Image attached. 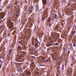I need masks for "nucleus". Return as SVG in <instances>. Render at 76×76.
<instances>
[{"mask_svg": "<svg viewBox=\"0 0 76 76\" xmlns=\"http://www.w3.org/2000/svg\"><path fill=\"white\" fill-rule=\"evenodd\" d=\"M5 16V13L3 12H2L0 13V19H3L4 16Z\"/></svg>", "mask_w": 76, "mask_h": 76, "instance_id": "f257e3e1", "label": "nucleus"}, {"mask_svg": "<svg viewBox=\"0 0 76 76\" xmlns=\"http://www.w3.org/2000/svg\"><path fill=\"white\" fill-rule=\"evenodd\" d=\"M76 33V31L75 30H73L72 31L71 34V37H73L75 34V33Z\"/></svg>", "mask_w": 76, "mask_h": 76, "instance_id": "f03ea898", "label": "nucleus"}, {"mask_svg": "<svg viewBox=\"0 0 76 76\" xmlns=\"http://www.w3.org/2000/svg\"><path fill=\"white\" fill-rule=\"evenodd\" d=\"M0 61L2 62V63H4V58L3 57H1L0 58Z\"/></svg>", "mask_w": 76, "mask_h": 76, "instance_id": "7ed1b4c3", "label": "nucleus"}, {"mask_svg": "<svg viewBox=\"0 0 76 76\" xmlns=\"http://www.w3.org/2000/svg\"><path fill=\"white\" fill-rule=\"evenodd\" d=\"M67 48L68 50H70L71 48V45L70 44H68L67 45Z\"/></svg>", "mask_w": 76, "mask_h": 76, "instance_id": "20e7f679", "label": "nucleus"}, {"mask_svg": "<svg viewBox=\"0 0 76 76\" xmlns=\"http://www.w3.org/2000/svg\"><path fill=\"white\" fill-rule=\"evenodd\" d=\"M42 1L44 4H45L47 3V0H42Z\"/></svg>", "mask_w": 76, "mask_h": 76, "instance_id": "39448f33", "label": "nucleus"}, {"mask_svg": "<svg viewBox=\"0 0 76 76\" xmlns=\"http://www.w3.org/2000/svg\"><path fill=\"white\" fill-rule=\"evenodd\" d=\"M37 52V49H35L33 51V54H35V53H36Z\"/></svg>", "mask_w": 76, "mask_h": 76, "instance_id": "423d86ee", "label": "nucleus"}, {"mask_svg": "<svg viewBox=\"0 0 76 76\" xmlns=\"http://www.w3.org/2000/svg\"><path fill=\"white\" fill-rule=\"evenodd\" d=\"M36 9L35 10L36 11V12H38V10H39V9L38 8V7L37 5L36 6Z\"/></svg>", "mask_w": 76, "mask_h": 76, "instance_id": "0eeeda50", "label": "nucleus"}, {"mask_svg": "<svg viewBox=\"0 0 76 76\" xmlns=\"http://www.w3.org/2000/svg\"><path fill=\"white\" fill-rule=\"evenodd\" d=\"M17 55L18 56V58H22V55L21 54V55Z\"/></svg>", "mask_w": 76, "mask_h": 76, "instance_id": "6e6552de", "label": "nucleus"}, {"mask_svg": "<svg viewBox=\"0 0 76 76\" xmlns=\"http://www.w3.org/2000/svg\"><path fill=\"white\" fill-rule=\"evenodd\" d=\"M51 18L50 17L48 19V22H50L51 21Z\"/></svg>", "mask_w": 76, "mask_h": 76, "instance_id": "1a4fd4ad", "label": "nucleus"}, {"mask_svg": "<svg viewBox=\"0 0 76 76\" xmlns=\"http://www.w3.org/2000/svg\"><path fill=\"white\" fill-rule=\"evenodd\" d=\"M4 28V26L3 25L0 26V29H3Z\"/></svg>", "mask_w": 76, "mask_h": 76, "instance_id": "9d476101", "label": "nucleus"}, {"mask_svg": "<svg viewBox=\"0 0 76 76\" xmlns=\"http://www.w3.org/2000/svg\"><path fill=\"white\" fill-rule=\"evenodd\" d=\"M12 49H10V50L9 52V54L10 55L11 54V53H12Z\"/></svg>", "mask_w": 76, "mask_h": 76, "instance_id": "9b49d317", "label": "nucleus"}, {"mask_svg": "<svg viewBox=\"0 0 76 76\" xmlns=\"http://www.w3.org/2000/svg\"><path fill=\"white\" fill-rule=\"evenodd\" d=\"M13 23H11V24L9 26H11V28H12V27H13Z\"/></svg>", "mask_w": 76, "mask_h": 76, "instance_id": "f8f14e48", "label": "nucleus"}, {"mask_svg": "<svg viewBox=\"0 0 76 76\" xmlns=\"http://www.w3.org/2000/svg\"><path fill=\"white\" fill-rule=\"evenodd\" d=\"M76 26H74L73 28V31H75V30H76Z\"/></svg>", "mask_w": 76, "mask_h": 76, "instance_id": "ddd939ff", "label": "nucleus"}, {"mask_svg": "<svg viewBox=\"0 0 76 76\" xmlns=\"http://www.w3.org/2000/svg\"><path fill=\"white\" fill-rule=\"evenodd\" d=\"M5 12H6V13L7 15H8V14H9V11H6Z\"/></svg>", "mask_w": 76, "mask_h": 76, "instance_id": "4468645a", "label": "nucleus"}, {"mask_svg": "<svg viewBox=\"0 0 76 76\" xmlns=\"http://www.w3.org/2000/svg\"><path fill=\"white\" fill-rule=\"evenodd\" d=\"M21 69H22V68H21L20 67H19V68H17V71H19V70H21Z\"/></svg>", "mask_w": 76, "mask_h": 76, "instance_id": "2eb2a0df", "label": "nucleus"}, {"mask_svg": "<svg viewBox=\"0 0 76 76\" xmlns=\"http://www.w3.org/2000/svg\"><path fill=\"white\" fill-rule=\"evenodd\" d=\"M57 15L56 14H54V18L55 19H56L57 18Z\"/></svg>", "mask_w": 76, "mask_h": 76, "instance_id": "dca6fc26", "label": "nucleus"}, {"mask_svg": "<svg viewBox=\"0 0 76 76\" xmlns=\"http://www.w3.org/2000/svg\"><path fill=\"white\" fill-rule=\"evenodd\" d=\"M2 65V63L0 61V69H1V65Z\"/></svg>", "mask_w": 76, "mask_h": 76, "instance_id": "f3484780", "label": "nucleus"}, {"mask_svg": "<svg viewBox=\"0 0 76 76\" xmlns=\"http://www.w3.org/2000/svg\"><path fill=\"white\" fill-rule=\"evenodd\" d=\"M26 9H27V10H28L29 9V6H28V5H27L26 6Z\"/></svg>", "mask_w": 76, "mask_h": 76, "instance_id": "a211bd4d", "label": "nucleus"}, {"mask_svg": "<svg viewBox=\"0 0 76 76\" xmlns=\"http://www.w3.org/2000/svg\"><path fill=\"white\" fill-rule=\"evenodd\" d=\"M15 14H17V15H20V13H19V12H15Z\"/></svg>", "mask_w": 76, "mask_h": 76, "instance_id": "6ab92c4d", "label": "nucleus"}, {"mask_svg": "<svg viewBox=\"0 0 76 76\" xmlns=\"http://www.w3.org/2000/svg\"><path fill=\"white\" fill-rule=\"evenodd\" d=\"M10 7H11V6L9 5H8L7 6V8H10Z\"/></svg>", "mask_w": 76, "mask_h": 76, "instance_id": "aec40b11", "label": "nucleus"}, {"mask_svg": "<svg viewBox=\"0 0 76 76\" xmlns=\"http://www.w3.org/2000/svg\"><path fill=\"white\" fill-rule=\"evenodd\" d=\"M55 29H58V26H55Z\"/></svg>", "mask_w": 76, "mask_h": 76, "instance_id": "412c9836", "label": "nucleus"}, {"mask_svg": "<svg viewBox=\"0 0 76 76\" xmlns=\"http://www.w3.org/2000/svg\"><path fill=\"white\" fill-rule=\"evenodd\" d=\"M18 49H21V47L20 46H18Z\"/></svg>", "mask_w": 76, "mask_h": 76, "instance_id": "4be33fe9", "label": "nucleus"}, {"mask_svg": "<svg viewBox=\"0 0 76 76\" xmlns=\"http://www.w3.org/2000/svg\"><path fill=\"white\" fill-rule=\"evenodd\" d=\"M72 73V71L71 70H69V73Z\"/></svg>", "mask_w": 76, "mask_h": 76, "instance_id": "5701e85b", "label": "nucleus"}, {"mask_svg": "<svg viewBox=\"0 0 76 76\" xmlns=\"http://www.w3.org/2000/svg\"><path fill=\"white\" fill-rule=\"evenodd\" d=\"M62 70H64V65H62Z\"/></svg>", "mask_w": 76, "mask_h": 76, "instance_id": "b1692460", "label": "nucleus"}, {"mask_svg": "<svg viewBox=\"0 0 76 76\" xmlns=\"http://www.w3.org/2000/svg\"><path fill=\"white\" fill-rule=\"evenodd\" d=\"M41 12H42V11L41 10H40L39 11V14H41Z\"/></svg>", "mask_w": 76, "mask_h": 76, "instance_id": "393cba45", "label": "nucleus"}, {"mask_svg": "<svg viewBox=\"0 0 76 76\" xmlns=\"http://www.w3.org/2000/svg\"><path fill=\"white\" fill-rule=\"evenodd\" d=\"M67 49L66 48H65V49H64V51H67Z\"/></svg>", "mask_w": 76, "mask_h": 76, "instance_id": "a878e982", "label": "nucleus"}, {"mask_svg": "<svg viewBox=\"0 0 76 76\" xmlns=\"http://www.w3.org/2000/svg\"><path fill=\"white\" fill-rule=\"evenodd\" d=\"M60 66H58L57 68H56V69H58V70H59V69H60Z\"/></svg>", "mask_w": 76, "mask_h": 76, "instance_id": "bb28decb", "label": "nucleus"}, {"mask_svg": "<svg viewBox=\"0 0 76 76\" xmlns=\"http://www.w3.org/2000/svg\"><path fill=\"white\" fill-rule=\"evenodd\" d=\"M55 45H58V43H57L55 44Z\"/></svg>", "mask_w": 76, "mask_h": 76, "instance_id": "cd10ccee", "label": "nucleus"}, {"mask_svg": "<svg viewBox=\"0 0 76 76\" xmlns=\"http://www.w3.org/2000/svg\"><path fill=\"white\" fill-rule=\"evenodd\" d=\"M70 50H69L68 52V56H69V54L70 53Z\"/></svg>", "mask_w": 76, "mask_h": 76, "instance_id": "c85d7f7f", "label": "nucleus"}, {"mask_svg": "<svg viewBox=\"0 0 76 76\" xmlns=\"http://www.w3.org/2000/svg\"><path fill=\"white\" fill-rule=\"evenodd\" d=\"M19 43L20 44H22V41H19Z\"/></svg>", "mask_w": 76, "mask_h": 76, "instance_id": "c756f323", "label": "nucleus"}, {"mask_svg": "<svg viewBox=\"0 0 76 76\" xmlns=\"http://www.w3.org/2000/svg\"><path fill=\"white\" fill-rule=\"evenodd\" d=\"M32 45H34V41H32Z\"/></svg>", "mask_w": 76, "mask_h": 76, "instance_id": "7c9ffc66", "label": "nucleus"}, {"mask_svg": "<svg viewBox=\"0 0 76 76\" xmlns=\"http://www.w3.org/2000/svg\"><path fill=\"white\" fill-rule=\"evenodd\" d=\"M29 12H32V10H29Z\"/></svg>", "mask_w": 76, "mask_h": 76, "instance_id": "2f4dec72", "label": "nucleus"}, {"mask_svg": "<svg viewBox=\"0 0 76 76\" xmlns=\"http://www.w3.org/2000/svg\"><path fill=\"white\" fill-rule=\"evenodd\" d=\"M42 20L43 21H44V19L43 18H42Z\"/></svg>", "mask_w": 76, "mask_h": 76, "instance_id": "473e14b6", "label": "nucleus"}, {"mask_svg": "<svg viewBox=\"0 0 76 76\" xmlns=\"http://www.w3.org/2000/svg\"><path fill=\"white\" fill-rule=\"evenodd\" d=\"M48 59H46L45 61V62H48Z\"/></svg>", "mask_w": 76, "mask_h": 76, "instance_id": "72a5a7b5", "label": "nucleus"}, {"mask_svg": "<svg viewBox=\"0 0 76 76\" xmlns=\"http://www.w3.org/2000/svg\"><path fill=\"white\" fill-rule=\"evenodd\" d=\"M73 46L74 47H75L76 46V44H73Z\"/></svg>", "mask_w": 76, "mask_h": 76, "instance_id": "f704fd0d", "label": "nucleus"}, {"mask_svg": "<svg viewBox=\"0 0 76 76\" xmlns=\"http://www.w3.org/2000/svg\"><path fill=\"white\" fill-rule=\"evenodd\" d=\"M34 64V63L33 62H32V63H31V64H30V65H33V64Z\"/></svg>", "mask_w": 76, "mask_h": 76, "instance_id": "c9c22d12", "label": "nucleus"}, {"mask_svg": "<svg viewBox=\"0 0 76 76\" xmlns=\"http://www.w3.org/2000/svg\"><path fill=\"white\" fill-rule=\"evenodd\" d=\"M5 42H7V39H6L5 40Z\"/></svg>", "mask_w": 76, "mask_h": 76, "instance_id": "e433bc0d", "label": "nucleus"}, {"mask_svg": "<svg viewBox=\"0 0 76 76\" xmlns=\"http://www.w3.org/2000/svg\"><path fill=\"white\" fill-rule=\"evenodd\" d=\"M46 46V47H50V45H47Z\"/></svg>", "mask_w": 76, "mask_h": 76, "instance_id": "4c0bfd02", "label": "nucleus"}, {"mask_svg": "<svg viewBox=\"0 0 76 76\" xmlns=\"http://www.w3.org/2000/svg\"><path fill=\"white\" fill-rule=\"evenodd\" d=\"M11 76H15L14 75L12 74Z\"/></svg>", "mask_w": 76, "mask_h": 76, "instance_id": "58836bf2", "label": "nucleus"}, {"mask_svg": "<svg viewBox=\"0 0 76 76\" xmlns=\"http://www.w3.org/2000/svg\"><path fill=\"white\" fill-rule=\"evenodd\" d=\"M49 45H50V46H51V45H53V44H51Z\"/></svg>", "mask_w": 76, "mask_h": 76, "instance_id": "ea45409f", "label": "nucleus"}, {"mask_svg": "<svg viewBox=\"0 0 76 76\" xmlns=\"http://www.w3.org/2000/svg\"><path fill=\"white\" fill-rule=\"evenodd\" d=\"M37 44H36L35 45V47L36 46H37Z\"/></svg>", "mask_w": 76, "mask_h": 76, "instance_id": "a19ab883", "label": "nucleus"}, {"mask_svg": "<svg viewBox=\"0 0 76 76\" xmlns=\"http://www.w3.org/2000/svg\"><path fill=\"white\" fill-rule=\"evenodd\" d=\"M43 59H45V58L44 57L43 58Z\"/></svg>", "mask_w": 76, "mask_h": 76, "instance_id": "79ce46f5", "label": "nucleus"}, {"mask_svg": "<svg viewBox=\"0 0 76 76\" xmlns=\"http://www.w3.org/2000/svg\"><path fill=\"white\" fill-rule=\"evenodd\" d=\"M1 11V8L0 7V12Z\"/></svg>", "mask_w": 76, "mask_h": 76, "instance_id": "37998d69", "label": "nucleus"}, {"mask_svg": "<svg viewBox=\"0 0 76 76\" xmlns=\"http://www.w3.org/2000/svg\"><path fill=\"white\" fill-rule=\"evenodd\" d=\"M34 56H32V58H34Z\"/></svg>", "mask_w": 76, "mask_h": 76, "instance_id": "c03bdc74", "label": "nucleus"}, {"mask_svg": "<svg viewBox=\"0 0 76 76\" xmlns=\"http://www.w3.org/2000/svg\"><path fill=\"white\" fill-rule=\"evenodd\" d=\"M63 1H64L65 0H63Z\"/></svg>", "mask_w": 76, "mask_h": 76, "instance_id": "a18cd8bd", "label": "nucleus"}, {"mask_svg": "<svg viewBox=\"0 0 76 76\" xmlns=\"http://www.w3.org/2000/svg\"><path fill=\"white\" fill-rule=\"evenodd\" d=\"M21 0V1H23V0Z\"/></svg>", "mask_w": 76, "mask_h": 76, "instance_id": "49530a36", "label": "nucleus"}, {"mask_svg": "<svg viewBox=\"0 0 76 76\" xmlns=\"http://www.w3.org/2000/svg\"><path fill=\"white\" fill-rule=\"evenodd\" d=\"M23 56H24V55H23Z\"/></svg>", "mask_w": 76, "mask_h": 76, "instance_id": "de8ad7c7", "label": "nucleus"}, {"mask_svg": "<svg viewBox=\"0 0 76 76\" xmlns=\"http://www.w3.org/2000/svg\"><path fill=\"white\" fill-rule=\"evenodd\" d=\"M19 20V21H20V20Z\"/></svg>", "mask_w": 76, "mask_h": 76, "instance_id": "09e8293b", "label": "nucleus"}, {"mask_svg": "<svg viewBox=\"0 0 76 76\" xmlns=\"http://www.w3.org/2000/svg\"><path fill=\"white\" fill-rule=\"evenodd\" d=\"M63 23V24H64V23Z\"/></svg>", "mask_w": 76, "mask_h": 76, "instance_id": "8fccbe9b", "label": "nucleus"}, {"mask_svg": "<svg viewBox=\"0 0 76 76\" xmlns=\"http://www.w3.org/2000/svg\"><path fill=\"white\" fill-rule=\"evenodd\" d=\"M73 40H74V39H73Z\"/></svg>", "mask_w": 76, "mask_h": 76, "instance_id": "3c124183", "label": "nucleus"}, {"mask_svg": "<svg viewBox=\"0 0 76 76\" xmlns=\"http://www.w3.org/2000/svg\"><path fill=\"white\" fill-rule=\"evenodd\" d=\"M57 71H58V70Z\"/></svg>", "mask_w": 76, "mask_h": 76, "instance_id": "603ef678", "label": "nucleus"}, {"mask_svg": "<svg viewBox=\"0 0 76 76\" xmlns=\"http://www.w3.org/2000/svg\"><path fill=\"white\" fill-rule=\"evenodd\" d=\"M41 66H42V65Z\"/></svg>", "mask_w": 76, "mask_h": 76, "instance_id": "864d4df0", "label": "nucleus"}]
</instances>
